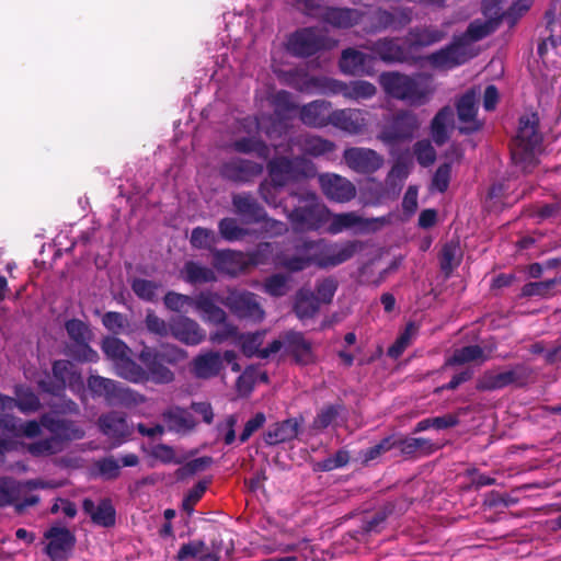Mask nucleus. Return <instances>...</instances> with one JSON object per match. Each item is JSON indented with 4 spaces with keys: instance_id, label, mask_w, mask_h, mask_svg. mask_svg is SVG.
I'll use <instances>...</instances> for the list:
<instances>
[{
    "instance_id": "obj_7",
    "label": "nucleus",
    "mask_w": 561,
    "mask_h": 561,
    "mask_svg": "<svg viewBox=\"0 0 561 561\" xmlns=\"http://www.w3.org/2000/svg\"><path fill=\"white\" fill-rule=\"evenodd\" d=\"M360 245L358 241L330 243L323 239L314 240L313 248L318 256V267H332L348 261L355 255Z\"/></svg>"
},
{
    "instance_id": "obj_48",
    "label": "nucleus",
    "mask_w": 561,
    "mask_h": 561,
    "mask_svg": "<svg viewBox=\"0 0 561 561\" xmlns=\"http://www.w3.org/2000/svg\"><path fill=\"white\" fill-rule=\"evenodd\" d=\"M516 379V374L513 370L491 371L483 376L479 382L481 389H500Z\"/></svg>"
},
{
    "instance_id": "obj_55",
    "label": "nucleus",
    "mask_w": 561,
    "mask_h": 561,
    "mask_svg": "<svg viewBox=\"0 0 561 561\" xmlns=\"http://www.w3.org/2000/svg\"><path fill=\"white\" fill-rule=\"evenodd\" d=\"M289 276L275 274L265 280L264 290L271 296H284L289 290Z\"/></svg>"
},
{
    "instance_id": "obj_23",
    "label": "nucleus",
    "mask_w": 561,
    "mask_h": 561,
    "mask_svg": "<svg viewBox=\"0 0 561 561\" xmlns=\"http://www.w3.org/2000/svg\"><path fill=\"white\" fill-rule=\"evenodd\" d=\"M345 162L360 173H371L378 170L383 159L376 151L367 148H350L344 151Z\"/></svg>"
},
{
    "instance_id": "obj_4",
    "label": "nucleus",
    "mask_w": 561,
    "mask_h": 561,
    "mask_svg": "<svg viewBox=\"0 0 561 561\" xmlns=\"http://www.w3.org/2000/svg\"><path fill=\"white\" fill-rule=\"evenodd\" d=\"M537 123L535 114L523 116L513 141L512 158L525 170L537 163V157L541 152V137L537 131Z\"/></svg>"
},
{
    "instance_id": "obj_34",
    "label": "nucleus",
    "mask_w": 561,
    "mask_h": 561,
    "mask_svg": "<svg viewBox=\"0 0 561 561\" xmlns=\"http://www.w3.org/2000/svg\"><path fill=\"white\" fill-rule=\"evenodd\" d=\"M140 362L146 366L149 380L156 383H169L173 380V373L161 364L157 352L150 348H144L139 354Z\"/></svg>"
},
{
    "instance_id": "obj_36",
    "label": "nucleus",
    "mask_w": 561,
    "mask_h": 561,
    "mask_svg": "<svg viewBox=\"0 0 561 561\" xmlns=\"http://www.w3.org/2000/svg\"><path fill=\"white\" fill-rule=\"evenodd\" d=\"M299 430L296 419H288L271 425L264 433L263 439L267 445H277L294 439Z\"/></svg>"
},
{
    "instance_id": "obj_9",
    "label": "nucleus",
    "mask_w": 561,
    "mask_h": 561,
    "mask_svg": "<svg viewBox=\"0 0 561 561\" xmlns=\"http://www.w3.org/2000/svg\"><path fill=\"white\" fill-rule=\"evenodd\" d=\"M334 45L335 42L325 38L322 31L306 28L290 36L287 49L295 56H310L322 48H331Z\"/></svg>"
},
{
    "instance_id": "obj_46",
    "label": "nucleus",
    "mask_w": 561,
    "mask_h": 561,
    "mask_svg": "<svg viewBox=\"0 0 561 561\" xmlns=\"http://www.w3.org/2000/svg\"><path fill=\"white\" fill-rule=\"evenodd\" d=\"M114 369L117 376L134 383H140L149 380L146 369L135 363L130 358V355L119 363Z\"/></svg>"
},
{
    "instance_id": "obj_2",
    "label": "nucleus",
    "mask_w": 561,
    "mask_h": 561,
    "mask_svg": "<svg viewBox=\"0 0 561 561\" xmlns=\"http://www.w3.org/2000/svg\"><path fill=\"white\" fill-rule=\"evenodd\" d=\"M275 71L283 73L286 82L302 92H316L321 94H342L350 100H367L376 94V87L367 81H353L346 84L328 77H310L301 69L290 71Z\"/></svg>"
},
{
    "instance_id": "obj_10",
    "label": "nucleus",
    "mask_w": 561,
    "mask_h": 561,
    "mask_svg": "<svg viewBox=\"0 0 561 561\" xmlns=\"http://www.w3.org/2000/svg\"><path fill=\"white\" fill-rule=\"evenodd\" d=\"M313 245L314 240H305L296 245L293 254L277 253L273 262L289 272H300L310 266L318 267V256Z\"/></svg>"
},
{
    "instance_id": "obj_63",
    "label": "nucleus",
    "mask_w": 561,
    "mask_h": 561,
    "mask_svg": "<svg viewBox=\"0 0 561 561\" xmlns=\"http://www.w3.org/2000/svg\"><path fill=\"white\" fill-rule=\"evenodd\" d=\"M415 156L420 164L426 167L435 161L436 153L428 141H419L415 145Z\"/></svg>"
},
{
    "instance_id": "obj_31",
    "label": "nucleus",
    "mask_w": 561,
    "mask_h": 561,
    "mask_svg": "<svg viewBox=\"0 0 561 561\" xmlns=\"http://www.w3.org/2000/svg\"><path fill=\"white\" fill-rule=\"evenodd\" d=\"M340 69L343 73L351 76L371 75L373 57L352 48L345 49L340 60Z\"/></svg>"
},
{
    "instance_id": "obj_14",
    "label": "nucleus",
    "mask_w": 561,
    "mask_h": 561,
    "mask_svg": "<svg viewBox=\"0 0 561 561\" xmlns=\"http://www.w3.org/2000/svg\"><path fill=\"white\" fill-rule=\"evenodd\" d=\"M66 330L70 339L76 342V347L69 350V354L80 362L94 363L99 359L98 353L88 345L91 339V331L80 320H70L66 323Z\"/></svg>"
},
{
    "instance_id": "obj_58",
    "label": "nucleus",
    "mask_w": 561,
    "mask_h": 561,
    "mask_svg": "<svg viewBox=\"0 0 561 561\" xmlns=\"http://www.w3.org/2000/svg\"><path fill=\"white\" fill-rule=\"evenodd\" d=\"M216 242V236L214 231L197 227L193 229L191 234V243L197 249H209Z\"/></svg>"
},
{
    "instance_id": "obj_62",
    "label": "nucleus",
    "mask_w": 561,
    "mask_h": 561,
    "mask_svg": "<svg viewBox=\"0 0 561 561\" xmlns=\"http://www.w3.org/2000/svg\"><path fill=\"white\" fill-rule=\"evenodd\" d=\"M336 290V283L331 278H325L318 283L317 285V294L314 297L319 301V304H329L331 302Z\"/></svg>"
},
{
    "instance_id": "obj_37",
    "label": "nucleus",
    "mask_w": 561,
    "mask_h": 561,
    "mask_svg": "<svg viewBox=\"0 0 561 561\" xmlns=\"http://www.w3.org/2000/svg\"><path fill=\"white\" fill-rule=\"evenodd\" d=\"M83 508L96 525L110 527L115 524V510L108 500H102L98 505L91 500H84Z\"/></svg>"
},
{
    "instance_id": "obj_22",
    "label": "nucleus",
    "mask_w": 561,
    "mask_h": 561,
    "mask_svg": "<svg viewBox=\"0 0 561 561\" xmlns=\"http://www.w3.org/2000/svg\"><path fill=\"white\" fill-rule=\"evenodd\" d=\"M15 408L23 414H30L39 409L38 398L24 387H16L15 398L0 394V416L10 414Z\"/></svg>"
},
{
    "instance_id": "obj_24",
    "label": "nucleus",
    "mask_w": 561,
    "mask_h": 561,
    "mask_svg": "<svg viewBox=\"0 0 561 561\" xmlns=\"http://www.w3.org/2000/svg\"><path fill=\"white\" fill-rule=\"evenodd\" d=\"M170 333L186 345H198L206 339V333L199 324L187 317L173 318L170 321Z\"/></svg>"
},
{
    "instance_id": "obj_29",
    "label": "nucleus",
    "mask_w": 561,
    "mask_h": 561,
    "mask_svg": "<svg viewBox=\"0 0 561 561\" xmlns=\"http://www.w3.org/2000/svg\"><path fill=\"white\" fill-rule=\"evenodd\" d=\"M100 428L113 442L114 446L124 443L133 433V427L118 413H110L100 419Z\"/></svg>"
},
{
    "instance_id": "obj_53",
    "label": "nucleus",
    "mask_w": 561,
    "mask_h": 561,
    "mask_svg": "<svg viewBox=\"0 0 561 561\" xmlns=\"http://www.w3.org/2000/svg\"><path fill=\"white\" fill-rule=\"evenodd\" d=\"M417 333V327L414 323H409L404 332L397 339L396 343L389 347L388 355L398 358L403 351L411 344L412 340Z\"/></svg>"
},
{
    "instance_id": "obj_20",
    "label": "nucleus",
    "mask_w": 561,
    "mask_h": 561,
    "mask_svg": "<svg viewBox=\"0 0 561 561\" xmlns=\"http://www.w3.org/2000/svg\"><path fill=\"white\" fill-rule=\"evenodd\" d=\"M496 5L495 0H488L484 2V11L485 15L489 16L486 20H476L468 26L467 32L458 37L459 41L468 43L471 47H473L472 43L480 41L494 32L499 25L500 18L502 16L499 13V10H495L494 15H491V8L490 5Z\"/></svg>"
},
{
    "instance_id": "obj_18",
    "label": "nucleus",
    "mask_w": 561,
    "mask_h": 561,
    "mask_svg": "<svg viewBox=\"0 0 561 561\" xmlns=\"http://www.w3.org/2000/svg\"><path fill=\"white\" fill-rule=\"evenodd\" d=\"M44 537L47 541L45 551L53 561L66 559L76 542V538L70 530L59 526L49 528Z\"/></svg>"
},
{
    "instance_id": "obj_60",
    "label": "nucleus",
    "mask_w": 561,
    "mask_h": 561,
    "mask_svg": "<svg viewBox=\"0 0 561 561\" xmlns=\"http://www.w3.org/2000/svg\"><path fill=\"white\" fill-rule=\"evenodd\" d=\"M194 299L195 298H192L186 295H182L175 291H169L164 296V305L168 309L180 312L184 310L186 307H193Z\"/></svg>"
},
{
    "instance_id": "obj_3",
    "label": "nucleus",
    "mask_w": 561,
    "mask_h": 561,
    "mask_svg": "<svg viewBox=\"0 0 561 561\" xmlns=\"http://www.w3.org/2000/svg\"><path fill=\"white\" fill-rule=\"evenodd\" d=\"M314 174L313 165L305 159L275 158L268 163L270 181L260 186L262 198L273 207L282 206L278 194L283 186Z\"/></svg>"
},
{
    "instance_id": "obj_50",
    "label": "nucleus",
    "mask_w": 561,
    "mask_h": 561,
    "mask_svg": "<svg viewBox=\"0 0 561 561\" xmlns=\"http://www.w3.org/2000/svg\"><path fill=\"white\" fill-rule=\"evenodd\" d=\"M485 356L483 351L477 346H465L462 348L456 350L453 356L446 362L447 366L453 365H462L476 360H484Z\"/></svg>"
},
{
    "instance_id": "obj_11",
    "label": "nucleus",
    "mask_w": 561,
    "mask_h": 561,
    "mask_svg": "<svg viewBox=\"0 0 561 561\" xmlns=\"http://www.w3.org/2000/svg\"><path fill=\"white\" fill-rule=\"evenodd\" d=\"M88 387L94 394L104 397L110 402L121 401L126 404H137L145 401L141 394L122 388L116 381L100 376H91Z\"/></svg>"
},
{
    "instance_id": "obj_41",
    "label": "nucleus",
    "mask_w": 561,
    "mask_h": 561,
    "mask_svg": "<svg viewBox=\"0 0 561 561\" xmlns=\"http://www.w3.org/2000/svg\"><path fill=\"white\" fill-rule=\"evenodd\" d=\"M371 49L386 62H404L409 60V54L394 39L385 38L379 41Z\"/></svg>"
},
{
    "instance_id": "obj_43",
    "label": "nucleus",
    "mask_w": 561,
    "mask_h": 561,
    "mask_svg": "<svg viewBox=\"0 0 561 561\" xmlns=\"http://www.w3.org/2000/svg\"><path fill=\"white\" fill-rule=\"evenodd\" d=\"M319 308L320 304L310 290L302 288L296 294L294 309L300 320L312 318Z\"/></svg>"
},
{
    "instance_id": "obj_44",
    "label": "nucleus",
    "mask_w": 561,
    "mask_h": 561,
    "mask_svg": "<svg viewBox=\"0 0 561 561\" xmlns=\"http://www.w3.org/2000/svg\"><path fill=\"white\" fill-rule=\"evenodd\" d=\"M453 122L454 112L450 107H444L436 114L432 122V137L437 145L447 140Z\"/></svg>"
},
{
    "instance_id": "obj_54",
    "label": "nucleus",
    "mask_w": 561,
    "mask_h": 561,
    "mask_svg": "<svg viewBox=\"0 0 561 561\" xmlns=\"http://www.w3.org/2000/svg\"><path fill=\"white\" fill-rule=\"evenodd\" d=\"M358 14L350 9H330L327 12V19L333 25L347 27L357 21Z\"/></svg>"
},
{
    "instance_id": "obj_57",
    "label": "nucleus",
    "mask_w": 561,
    "mask_h": 561,
    "mask_svg": "<svg viewBox=\"0 0 561 561\" xmlns=\"http://www.w3.org/2000/svg\"><path fill=\"white\" fill-rule=\"evenodd\" d=\"M134 293L141 299L152 301L156 299L160 285L147 280V279H135L133 282Z\"/></svg>"
},
{
    "instance_id": "obj_35",
    "label": "nucleus",
    "mask_w": 561,
    "mask_h": 561,
    "mask_svg": "<svg viewBox=\"0 0 561 561\" xmlns=\"http://www.w3.org/2000/svg\"><path fill=\"white\" fill-rule=\"evenodd\" d=\"M262 164L249 160L236 159L224 164L222 174L233 181H249L251 178L261 174Z\"/></svg>"
},
{
    "instance_id": "obj_32",
    "label": "nucleus",
    "mask_w": 561,
    "mask_h": 561,
    "mask_svg": "<svg viewBox=\"0 0 561 561\" xmlns=\"http://www.w3.org/2000/svg\"><path fill=\"white\" fill-rule=\"evenodd\" d=\"M263 339L264 332L241 335L239 339V344L243 354L249 357L257 356L260 358H267L282 348V341L279 340H275L267 347L261 348Z\"/></svg>"
},
{
    "instance_id": "obj_26",
    "label": "nucleus",
    "mask_w": 561,
    "mask_h": 561,
    "mask_svg": "<svg viewBox=\"0 0 561 561\" xmlns=\"http://www.w3.org/2000/svg\"><path fill=\"white\" fill-rule=\"evenodd\" d=\"M241 127L244 129L247 137H240L233 142L234 150L244 153L256 152L260 157L265 158L267 148L255 137L261 128V123L254 117H247L241 123Z\"/></svg>"
},
{
    "instance_id": "obj_45",
    "label": "nucleus",
    "mask_w": 561,
    "mask_h": 561,
    "mask_svg": "<svg viewBox=\"0 0 561 561\" xmlns=\"http://www.w3.org/2000/svg\"><path fill=\"white\" fill-rule=\"evenodd\" d=\"M182 277L190 284H203L216 279L215 272L195 262H187L181 271Z\"/></svg>"
},
{
    "instance_id": "obj_40",
    "label": "nucleus",
    "mask_w": 561,
    "mask_h": 561,
    "mask_svg": "<svg viewBox=\"0 0 561 561\" xmlns=\"http://www.w3.org/2000/svg\"><path fill=\"white\" fill-rule=\"evenodd\" d=\"M283 346L302 364H308L313 358L311 344L300 333H287L282 342Z\"/></svg>"
},
{
    "instance_id": "obj_59",
    "label": "nucleus",
    "mask_w": 561,
    "mask_h": 561,
    "mask_svg": "<svg viewBox=\"0 0 561 561\" xmlns=\"http://www.w3.org/2000/svg\"><path fill=\"white\" fill-rule=\"evenodd\" d=\"M460 252L457 244L448 243L444 245L440 256V266L445 272H450L459 264Z\"/></svg>"
},
{
    "instance_id": "obj_33",
    "label": "nucleus",
    "mask_w": 561,
    "mask_h": 561,
    "mask_svg": "<svg viewBox=\"0 0 561 561\" xmlns=\"http://www.w3.org/2000/svg\"><path fill=\"white\" fill-rule=\"evenodd\" d=\"M331 103L317 100L300 110V119L310 127H324L331 124Z\"/></svg>"
},
{
    "instance_id": "obj_19",
    "label": "nucleus",
    "mask_w": 561,
    "mask_h": 561,
    "mask_svg": "<svg viewBox=\"0 0 561 561\" xmlns=\"http://www.w3.org/2000/svg\"><path fill=\"white\" fill-rule=\"evenodd\" d=\"M319 183L323 194L336 203H347L356 195V188L351 181L337 174H322Z\"/></svg>"
},
{
    "instance_id": "obj_38",
    "label": "nucleus",
    "mask_w": 561,
    "mask_h": 561,
    "mask_svg": "<svg viewBox=\"0 0 561 561\" xmlns=\"http://www.w3.org/2000/svg\"><path fill=\"white\" fill-rule=\"evenodd\" d=\"M410 76L399 72H385L380 76L379 82L386 94L389 96L403 101L408 96V84Z\"/></svg>"
},
{
    "instance_id": "obj_47",
    "label": "nucleus",
    "mask_w": 561,
    "mask_h": 561,
    "mask_svg": "<svg viewBox=\"0 0 561 561\" xmlns=\"http://www.w3.org/2000/svg\"><path fill=\"white\" fill-rule=\"evenodd\" d=\"M102 350L113 362L114 368L130 355V348L119 339L107 336L103 340Z\"/></svg>"
},
{
    "instance_id": "obj_25",
    "label": "nucleus",
    "mask_w": 561,
    "mask_h": 561,
    "mask_svg": "<svg viewBox=\"0 0 561 561\" xmlns=\"http://www.w3.org/2000/svg\"><path fill=\"white\" fill-rule=\"evenodd\" d=\"M480 98V91L471 89L461 96L457 104L458 118L461 123L459 129L461 133H471L480 128L477 119V104Z\"/></svg>"
},
{
    "instance_id": "obj_30",
    "label": "nucleus",
    "mask_w": 561,
    "mask_h": 561,
    "mask_svg": "<svg viewBox=\"0 0 561 561\" xmlns=\"http://www.w3.org/2000/svg\"><path fill=\"white\" fill-rule=\"evenodd\" d=\"M435 92L431 77L417 75L410 77L404 102L412 106H421L430 102Z\"/></svg>"
},
{
    "instance_id": "obj_64",
    "label": "nucleus",
    "mask_w": 561,
    "mask_h": 561,
    "mask_svg": "<svg viewBox=\"0 0 561 561\" xmlns=\"http://www.w3.org/2000/svg\"><path fill=\"white\" fill-rule=\"evenodd\" d=\"M205 550L204 541L195 540L183 545L178 552V561H187L192 558H198Z\"/></svg>"
},
{
    "instance_id": "obj_5",
    "label": "nucleus",
    "mask_w": 561,
    "mask_h": 561,
    "mask_svg": "<svg viewBox=\"0 0 561 561\" xmlns=\"http://www.w3.org/2000/svg\"><path fill=\"white\" fill-rule=\"evenodd\" d=\"M299 203L304 206L296 207L288 211L284 206V211L295 229L297 230H318L325 226L329 217V208L319 202L314 193H306L299 197Z\"/></svg>"
},
{
    "instance_id": "obj_8",
    "label": "nucleus",
    "mask_w": 561,
    "mask_h": 561,
    "mask_svg": "<svg viewBox=\"0 0 561 561\" xmlns=\"http://www.w3.org/2000/svg\"><path fill=\"white\" fill-rule=\"evenodd\" d=\"M476 55L474 47L455 38L450 45L428 55L426 60L436 69L448 70L465 64Z\"/></svg>"
},
{
    "instance_id": "obj_49",
    "label": "nucleus",
    "mask_w": 561,
    "mask_h": 561,
    "mask_svg": "<svg viewBox=\"0 0 561 561\" xmlns=\"http://www.w3.org/2000/svg\"><path fill=\"white\" fill-rule=\"evenodd\" d=\"M169 426L178 432L188 431L195 426V421L190 412L182 409H172L164 414Z\"/></svg>"
},
{
    "instance_id": "obj_28",
    "label": "nucleus",
    "mask_w": 561,
    "mask_h": 561,
    "mask_svg": "<svg viewBox=\"0 0 561 561\" xmlns=\"http://www.w3.org/2000/svg\"><path fill=\"white\" fill-rule=\"evenodd\" d=\"M57 486H59L58 483H50L44 480H31L20 484L10 479H0V506L15 503L20 499L23 489L34 490Z\"/></svg>"
},
{
    "instance_id": "obj_13",
    "label": "nucleus",
    "mask_w": 561,
    "mask_h": 561,
    "mask_svg": "<svg viewBox=\"0 0 561 561\" xmlns=\"http://www.w3.org/2000/svg\"><path fill=\"white\" fill-rule=\"evenodd\" d=\"M378 219H366L355 211L332 214L329 210L327 231L331 234H339L346 230L365 233L374 230Z\"/></svg>"
},
{
    "instance_id": "obj_51",
    "label": "nucleus",
    "mask_w": 561,
    "mask_h": 561,
    "mask_svg": "<svg viewBox=\"0 0 561 561\" xmlns=\"http://www.w3.org/2000/svg\"><path fill=\"white\" fill-rule=\"evenodd\" d=\"M300 148L304 152L317 157L331 152L334 144L318 136H306L300 141Z\"/></svg>"
},
{
    "instance_id": "obj_16",
    "label": "nucleus",
    "mask_w": 561,
    "mask_h": 561,
    "mask_svg": "<svg viewBox=\"0 0 561 561\" xmlns=\"http://www.w3.org/2000/svg\"><path fill=\"white\" fill-rule=\"evenodd\" d=\"M222 302L239 318L253 321H261L264 318L263 309L251 293L232 290Z\"/></svg>"
},
{
    "instance_id": "obj_6",
    "label": "nucleus",
    "mask_w": 561,
    "mask_h": 561,
    "mask_svg": "<svg viewBox=\"0 0 561 561\" xmlns=\"http://www.w3.org/2000/svg\"><path fill=\"white\" fill-rule=\"evenodd\" d=\"M273 252L274 247L272 243L260 244L250 260H247L241 252L231 250L215 251L214 265L219 272L228 275H237L247 267L248 263L254 265L266 263Z\"/></svg>"
},
{
    "instance_id": "obj_42",
    "label": "nucleus",
    "mask_w": 561,
    "mask_h": 561,
    "mask_svg": "<svg viewBox=\"0 0 561 561\" xmlns=\"http://www.w3.org/2000/svg\"><path fill=\"white\" fill-rule=\"evenodd\" d=\"M236 211L248 221H261L264 218V209L250 195L240 194L233 197Z\"/></svg>"
},
{
    "instance_id": "obj_17",
    "label": "nucleus",
    "mask_w": 561,
    "mask_h": 561,
    "mask_svg": "<svg viewBox=\"0 0 561 561\" xmlns=\"http://www.w3.org/2000/svg\"><path fill=\"white\" fill-rule=\"evenodd\" d=\"M419 126L416 114L411 111H402L394 116L392 124L382 131L380 138L387 144L408 140L412 138Z\"/></svg>"
},
{
    "instance_id": "obj_1",
    "label": "nucleus",
    "mask_w": 561,
    "mask_h": 561,
    "mask_svg": "<svg viewBox=\"0 0 561 561\" xmlns=\"http://www.w3.org/2000/svg\"><path fill=\"white\" fill-rule=\"evenodd\" d=\"M45 426L57 435L49 439L36 442L26 446L27 451L33 456L51 455L60 450V439H79L83 437V431L60 420H53L48 415H44L41 423L28 421L22 423L18 417L11 414L0 416V431L8 437L0 438V454L9 450L25 447L18 439L21 437L34 438L41 434V427Z\"/></svg>"
},
{
    "instance_id": "obj_52",
    "label": "nucleus",
    "mask_w": 561,
    "mask_h": 561,
    "mask_svg": "<svg viewBox=\"0 0 561 561\" xmlns=\"http://www.w3.org/2000/svg\"><path fill=\"white\" fill-rule=\"evenodd\" d=\"M267 381V375L265 373L256 371L254 368H248L243 371V374L238 378L237 389L241 396L248 394L253 385L257 381Z\"/></svg>"
},
{
    "instance_id": "obj_21",
    "label": "nucleus",
    "mask_w": 561,
    "mask_h": 561,
    "mask_svg": "<svg viewBox=\"0 0 561 561\" xmlns=\"http://www.w3.org/2000/svg\"><path fill=\"white\" fill-rule=\"evenodd\" d=\"M367 124V113L358 108H343L331 113V125L351 135L364 133Z\"/></svg>"
},
{
    "instance_id": "obj_27",
    "label": "nucleus",
    "mask_w": 561,
    "mask_h": 561,
    "mask_svg": "<svg viewBox=\"0 0 561 561\" xmlns=\"http://www.w3.org/2000/svg\"><path fill=\"white\" fill-rule=\"evenodd\" d=\"M449 23L445 22L440 26L424 25L416 26L409 31L407 41L411 47H427L443 41L449 31Z\"/></svg>"
},
{
    "instance_id": "obj_61",
    "label": "nucleus",
    "mask_w": 561,
    "mask_h": 561,
    "mask_svg": "<svg viewBox=\"0 0 561 561\" xmlns=\"http://www.w3.org/2000/svg\"><path fill=\"white\" fill-rule=\"evenodd\" d=\"M393 445L390 437L382 439L379 444L360 453L362 461L368 463L369 461L376 460L383 453L390 450Z\"/></svg>"
},
{
    "instance_id": "obj_39",
    "label": "nucleus",
    "mask_w": 561,
    "mask_h": 561,
    "mask_svg": "<svg viewBox=\"0 0 561 561\" xmlns=\"http://www.w3.org/2000/svg\"><path fill=\"white\" fill-rule=\"evenodd\" d=\"M205 322L219 324L226 321V312L215 305L209 294L202 293L194 299L193 306Z\"/></svg>"
},
{
    "instance_id": "obj_15",
    "label": "nucleus",
    "mask_w": 561,
    "mask_h": 561,
    "mask_svg": "<svg viewBox=\"0 0 561 561\" xmlns=\"http://www.w3.org/2000/svg\"><path fill=\"white\" fill-rule=\"evenodd\" d=\"M53 373L57 385L49 386L44 380L37 381L44 391L55 393L65 387H69L73 392H80L82 390V377L75 370L72 363L68 360H57L53 366Z\"/></svg>"
},
{
    "instance_id": "obj_12",
    "label": "nucleus",
    "mask_w": 561,
    "mask_h": 561,
    "mask_svg": "<svg viewBox=\"0 0 561 561\" xmlns=\"http://www.w3.org/2000/svg\"><path fill=\"white\" fill-rule=\"evenodd\" d=\"M236 353L226 351L224 356L218 352H205L196 356L193 360V373L196 377L207 379L217 376L224 367V362L230 364L232 370L239 371L240 366L236 362Z\"/></svg>"
},
{
    "instance_id": "obj_56",
    "label": "nucleus",
    "mask_w": 561,
    "mask_h": 561,
    "mask_svg": "<svg viewBox=\"0 0 561 561\" xmlns=\"http://www.w3.org/2000/svg\"><path fill=\"white\" fill-rule=\"evenodd\" d=\"M218 229L220 236L227 241H237L247 234V231L237 224L236 219L232 218L221 219L219 221Z\"/></svg>"
}]
</instances>
